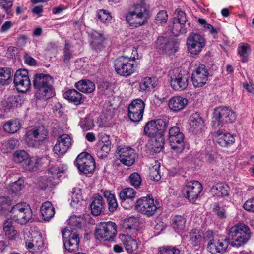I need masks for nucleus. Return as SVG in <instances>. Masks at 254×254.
I'll return each instance as SVG.
<instances>
[{
	"label": "nucleus",
	"instance_id": "1",
	"mask_svg": "<svg viewBox=\"0 0 254 254\" xmlns=\"http://www.w3.org/2000/svg\"><path fill=\"white\" fill-rule=\"evenodd\" d=\"M167 127V122L161 119L151 120L146 124L144 133L151 138L149 146L152 152L159 153L163 148Z\"/></svg>",
	"mask_w": 254,
	"mask_h": 254
},
{
	"label": "nucleus",
	"instance_id": "2",
	"mask_svg": "<svg viewBox=\"0 0 254 254\" xmlns=\"http://www.w3.org/2000/svg\"><path fill=\"white\" fill-rule=\"evenodd\" d=\"M53 78L49 74H36L33 80L35 96L37 99L46 101L55 95Z\"/></svg>",
	"mask_w": 254,
	"mask_h": 254
},
{
	"label": "nucleus",
	"instance_id": "3",
	"mask_svg": "<svg viewBox=\"0 0 254 254\" xmlns=\"http://www.w3.org/2000/svg\"><path fill=\"white\" fill-rule=\"evenodd\" d=\"M70 229H62V234L65 248L70 252L78 249L79 243V234L77 233L79 228V217L73 215L68 219Z\"/></svg>",
	"mask_w": 254,
	"mask_h": 254
},
{
	"label": "nucleus",
	"instance_id": "4",
	"mask_svg": "<svg viewBox=\"0 0 254 254\" xmlns=\"http://www.w3.org/2000/svg\"><path fill=\"white\" fill-rule=\"evenodd\" d=\"M250 236L249 228L244 224H240L230 228L228 233L227 239H229L231 246L240 247L246 243Z\"/></svg>",
	"mask_w": 254,
	"mask_h": 254
},
{
	"label": "nucleus",
	"instance_id": "5",
	"mask_svg": "<svg viewBox=\"0 0 254 254\" xmlns=\"http://www.w3.org/2000/svg\"><path fill=\"white\" fill-rule=\"evenodd\" d=\"M236 119V113L226 106H219L215 108L213 113L212 127L217 129L225 124L232 123Z\"/></svg>",
	"mask_w": 254,
	"mask_h": 254
},
{
	"label": "nucleus",
	"instance_id": "6",
	"mask_svg": "<svg viewBox=\"0 0 254 254\" xmlns=\"http://www.w3.org/2000/svg\"><path fill=\"white\" fill-rule=\"evenodd\" d=\"M169 75L170 85L174 90L182 91L188 87L190 77L188 71L176 68L169 72Z\"/></svg>",
	"mask_w": 254,
	"mask_h": 254
},
{
	"label": "nucleus",
	"instance_id": "7",
	"mask_svg": "<svg viewBox=\"0 0 254 254\" xmlns=\"http://www.w3.org/2000/svg\"><path fill=\"white\" fill-rule=\"evenodd\" d=\"M137 67L134 57L121 56L114 61V68L119 75L127 77L135 71Z\"/></svg>",
	"mask_w": 254,
	"mask_h": 254
},
{
	"label": "nucleus",
	"instance_id": "8",
	"mask_svg": "<svg viewBox=\"0 0 254 254\" xmlns=\"http://www.w3.org/2000/svg\"><path fill=\"white\" fill-rule=\"evenodd\" d=\"M11 220L20 225H25L32 218L33 213L29 205L26 203H18L10 209Z\"/></svg>",
	"mask_w": 254,
	"mask_h": 254
},
{
	"label": "nucleus",
	"instance_id": "9",
	"mask_svg": "<svg viewBox=\"0 0 254 254\" xmlns=\"http://www.w3.org/2000/svg\"><path fill=\"white\" fill-rule=\"evenodd\" d=\"M149 17V12L142 5L135 6L134 10L128 12L126 15V21L132 27L136 28L145 24Z\"/></svg>",
	"mask_w": 254,
	"mask_h": 254
},
{
	"label": "nucleus",
	"instance_id": "10",
	"mask_svg": "<svg viewBox=\"0 0 254 254\" xmlns=\"http://www.w3.org/2000/svg\"><path fill=\"white\" fill-rule=\"evenodd\" d=\"M48 131L43 126L29 130L25 134V142L30 147L38 148L48 138Z\"/></svg>",
	"mask_w": 254,
	"mask_h": 254
},
{
	"label": "nucleus",
	"instance_id": "11",
	"mask_svg": "<svg viewBox=\"0 0 254 254\" xmlns=\"http://www.w3.org/2000/svg\"><path fill=\"white\" fill-rule=\"evenodd\" d=\"M202 190L203 187L199 182L186 181L182 191L184 196L188 199L189 202L194 203L198 198Z\"/></svg>",
	"mask_w": 254,
	"mask_h": 254
},
{
	"label": "nucleus",
	"instance_id": "12",
	"mask_svg": "<svg viewBox=\"0 0 254 254\" xmlns=\"http://www.w3.org/2000/svg\"><path fill=\"white\" fill-rule=\"evenodd\" d=\"M135 209L139 213L149 217L153 216L157 209L154 199L150 196L141 197L136 201Z\"/></svg>",
	"mask_w": 254,
	"mask_h": 254
},
{
	"label": "nucleus",
	"instance_id": "13",
	"mask_svg": "<svg viewBox=\"0 0 254 254\" xmlns=\"http://www.w3.org/2000/svg\"><path fill=\"white\" fill-rule=\"evenodd\" d=\"M95 233L97 238L104 239L107 241H112L117 235V226L111 221L101 222L96 229Z\"/></svg>",
	"mask_w": 254,
	"mask_h": 254
},
{
	"label": "nucleus",
	"instance_id": "14",
	"mask_svg": "<svg viewBox=\"0 0 254 254\" xmlns=\"http://www.w3.org/2000/svg\"><path fill=\"white\" fill-rule=\"evenodd\" d=\"M188 49L193 55H198L205 46L204 38L199 34L192 33L187 40Z\"/></svg>",
	"mask_w": 254,
	"mask_h": 254
},
{
	"label": "nucleus",
	"instance_id": "15",
	"mask_svg": "<svg viewBox=\"0 0 254 254\" xmlns=\"http://www.w3.org/2000/svg\"><path fill=\"white\" fill-rule=\"evenodd\" d=\"M14 86L20 92L27 91L31 85L28 72L25 69H19L15 73L13 79Z\"/></svg>",
	"mask_w": 254,
	"mask_h": 254
},
{
	"label": "nucleus",
	"instance_id": "16",
	"mask_svg": "<svg viewBox=\"0 0 254 254\" xmlns=\"http://www.w3.org/2000/svg\"><path fill=\"white\" fill-rule=\"evenodd\" d=\"M145 103L140 99L133 100L128 107V115L130 120L134 122L140 121L143 117Z\"/></svg>",
	"mask_w": 254,
	"mask_h": 254
},
{
	"label": "nucleus",
	"instance_id": "17",
	"mask_svg": "<svg viewBox=\"0 0 254 254\" xmlns=\"http://www.w3.org/2000/svg\"><path fill=\"white\" fill-rule=\"evenodd\" d=\"M229 244L230 241L227 238L218 239L213 237L209 241L207 249L208 252L212 254H224L226 252Z\"/></svg>",
	"mask_w": 254,
	"mask_h": 254
},
{
	"label": "nucleus",
	"instance_id": "18",
	"mask_svg": "<svg viewBox=\"0 0 254 254\" xmlns=\"http://www.w3.org/2000/svg\"><path fill=\"white\" fill-rule=\"evenodd\" d=\"M208 69L204 64H200L191 75V80L195 87H200L204 85L208 80Z\"/></svg>",
	"mask_w": 254,
	"mask_h": 254
},
{
	"label": "nucleus",
	"instance_id": "19",
	"mask_svg": "<svg viewBox=\"0 0 254 254\" xmlns=\"http://www.w3.org/2000/svg\"><path fill=\"white\" fill-rule=\"evenodd\" d=\"M119 160L124 165L129 167L132 166L136 158L134 150L130 147H121L118 149Z\"/></svg>",
	"mask_w": 254,
	"mask_h": 254
},
{
	"label": "nucleus",
	"instance_id": "20",
	"mask_svg": "<svg viewBox=\"0 0 254 254\" xmlns=\"http://www.w3.org/2000/svg\"><path fill=\"white\" fill-rule=\"evenodd\" d=\"M88 33L90 37V44L92 50L96 53H99L104 50L105 38L103 34L94 30H90Z\"/></svg>",
	"mask_w": 254,
	"mask_h": 254
},
{
	"label": "nucleus",
	"instance_id": "21",
	"mask_svg": "<svg viewBox=\"0 0 254 254\" xmlns=\"http://www.w3.org/2000/svg\"><path fill=\"white\" fill-rule=\"evenodd\" d=\"M71 145V139L69 135L63 134L57 138L53 150L58 155L65 153Z\"/></svg>",
	"mask_w": 254,
	"mask_h": 254
},
{
	"label": "nucleus",
	"instance_id": "22",
	"mask_svg": "<svg viewBox=\"0 0 254 254\" xmlns=\"http://www.w3.org/2000/svg\"><path fill=\"white\" fill-rule=\"evenodd\" d=\"M188 100L187 98L180 96L171 97L168 102L169 108L174 112H178L183 109L187 105Z\"/></svg>",
	"mask_w": 254,
	"mask_h": 254
},
{
	"label": "nucleus",
	"instance_id": "23",
	"mask_svg": "<svg viewBox=\"0 0 254 254\" xmlns=\"http://www.w3.org/2000/svg\"><path fill=\"white\" fill-rule=\"evenodd\" d=\"M177 136L168 138L171 148L177 152H181L184 149V135L183 133H179Z\"/></svg>",
	"mask_w": 254,
	"mask_h": 254
},
{
	"label": "nucleus",
	"instance_id": "24",
	"mask_svg": "<svg viewBox=\"0 0 254 254\" xmlns=\"http://www.w3.org/2000/svg\"><path fill=\"white\" fill-rule=\"evenodd\" d=\"M90 206L92 214L95 216H99L104 206L103 197L98 194H95Z\"/></svg>",
	"mask_w": 254,
	"mask_h": 254
},
{
	"label": "nucleus",
	"instance_id": "25",
	"mask_svg": "<svg viewBox=\"0 0 254 254\" xmlns=\"http://www.w3.org/2000/svg\"><path fill=\"white\" fill-rule=\"evenodd\" d=\"M230 188L224 183H217L211 188V192L213 195L218 197H224L229 195Z\"/></svg>",
	"mask_w": 254,
	"mask_h": 254
},
{
	"label": "nucleus",
	"instance_id": "26",
	"mask_svg": "<svg viewBox=\"0 0 254 254\" xmlns=\"http://www.w3.org/2000/svg\"><path fill=\"white\" fill-rule=\"evenodd\" d=\"M190 23L188 22L187 24L182 23L173 20L172 25L169 27L172 34L177 37L180 34H184L187 32V29L190 26Z\"/></svg>",
	"mask_w": 254,
	"mask_h": 254
},
{
	"label": "nucleus",
	"instance_id": "27",
	"mask_svg": "<svg viewBox=\"0 0 254 254\" xmlns=\"http://www.w3.org/2000/svg\"><path fill=\"white\" fill-rule=\"evenodd\" d=\"M41 212L43 219L45 221H49L55 215V209L51 202L47 201L44 203L41 207Z\"/></svg>",
	"mask_w": 254,
	"mask_h": 254
},
{
	"label": "nucleus",
	"instance_id": "28",
	"mask_svg": "<svg viewBox=\"0 0 254 254\" xmlns=\"http://www.w3.org/2000/svg\"><path fill=\"white\" fill-rule=\"evenodd\" d=\"M13 71L10 68H1L0 69V84L7 85L12 81V75Z\"/></svg>",
	"mask_w": 254,
	"mask_h": 254
},
{
	"label": "nucleus",
	"instance_id": "29",
	"mask_svg": "<svg viewBox=\"0 0 254 254\" xmlns=\"http://www.w3.org/2000/svg\"><path fill=\"white\" fill-rule=\"evenodd\" d=\"M21 124L19 120L15 119L6 122L3 127L5 131L9 133H14L20 129Z\"/></svg>",
	"mask_w": 254,
	"mask_h": 254
},
{
	"label": "nucleus",
	"instance_id": "30",
	"mask_svg": "<svg viewBox=\"0 0 254 254\" xmlns=\"http://www.w3.org/2000/svg\"><path fill=\"white\" fill-rule=\"evenodd\" d=\"M186 220L183 216L176 215L172 219V227L177 232H183L185 228Z\"/></svg>",
	"mask_w": 254,
	"mask_h": 254
},
{
	"label": "nucleus",
	"instance_id": "31",
	"mask_svg": "<svg viewBox=\"0 0 254 254\" xmlns=\"http://www.w3.org/2000/svg\"><path fill=\"white\" fill-rule=\"evenodd\" d=\"M95 168L94 159L80 163V173L86 175L93 174Z\"/></svg>",
	"mask_w": 254,
	"mask_h": 254
},
{
	"label": "nucleus",
	"instance_id": "32",
	"mask_svg": "<svg viewBox=\"0 0 254 254\" xmlns=\"http://www.w3.org/2000/svg\"><path fill=\"white\" fill-rule=\"evenodd\" d=\"M235 139L233 135L229 133H224L218 138L217 142L222 147H228L234 144Z\"/></svg>",
	"mask_w": 254,
	"mask_h": 254
},
{
	"label": "nucleus",
	"instance_id": "33",
	"mask_svg": "<svg viewBox=\"0 0 254 254\" xmlns=\"http://www.w3.org/2000/svg\"><path fill=\"white\" fill-rule=\"evenodd\" d=\"M157 85V82L155 78L145 77L140 83L141 90L151 91Z\"/></svg>",
	"mask_w": 254,
	"mask_h": 254
},
{
	"label": "nucleus",
	"instance_id": "34",
	"mask_svg": "<svg viewBox=\"0 0 254 254\" xmlns=\"http://www.w3.org/2000/svg\"><path fill=\"white\" fill-rule=\"evenodd\" d=\"M12 201L9 197H0V215H4L10 212V206Z\"/></svg>",
	"mask_w": 254,
	"mask_h": 254
},
{
	"label": "nucleus",
	"instance_id": "35",
	"mask_svg": "<svg viewBox=\"0 0 254 254\" xmlns=\"http://www.w3.org/2000/svg\"><path fill=\"white\" fill-rule=\"evenodd\" d=\"M204 124L203 118L200 116L198 113H195L192 116V119L190 122V129L192 132L195 130H198L199 127Z\"/></svg>",
	"mask_w": 254,
	"mask_h": 254
},
{
	"label": "nucleus",
	"instance_id": "36",
	"mask_svg": "<svg viewBox=\"0 0 254 254\" xmlns=\"http://www.w3.org/2000/svg\"><path fill=\"white\" fill-rule=\"evenodd\" d=\"M179 43L174 40H168L162 48L163 52L168 55L175 54L178 50Z\"/></svg>",
	"mask_w": 254,
	"mask_h": 254
},
{
	"label": "nucleus",
	"instance_id": "37",
	"mask_svg": "<svg viewBox=\"0 0 254 254\" xmlns=\"http://www.w3.org/2000/svg\"><path fill=\"white\" fill-rule=\"evenodd\" d=\"M95 224L94 219L89 214H84L82 215L80 220V229L91 228L92 226Z\"/></svg>",
	"mask_w": 254,
	"mask_h": 254
},
{
	"label": "nucleus",
	"instance_id": "38",
	"mask_svg": "<svg viewBox=\"0 0 254 254\" xmlns=\"http://www.w3.org/2000/svg\"><path fill=\"white\" fill-rule=\"evenodd\" d=\"M136 191L131 188H127L123 190L120 193L119 196L122 200L121 204L127 199H131L135 197Z\"/></svg>",
	"mask_w": 254,
	"mask_h": 254
},
{
	"label": "nucleus",
	"instance_id": "39",
	"mask_svg": "<svg viewBox=\"0 0 254 254\" xmlns=\"http://www.w3.org/2000/svg\"><path fill=\"white\" fill-rule=\"evenodd\" d=\"M238 51L240 56L243 58L242 62H246L251 52L250 46L247 43H242L238 48Z\"/></svg>",
	"mask_w": 254,
	"mask_h": 254
},
{
	"label": "nucleus",
	"instance_id": "40",
	"mask_svg": "<svg viewBox=\"0 0 254 254\" xmlns=\"http://www.w3.org/2000/svg\"><path fill=\"white\" fill-rule=\"evenodd\" d=\"M78 92L75 89H69L64 93V97L74 103L75 105L79 104V99H78Z\"/></svg>",
	"mask_w": 254,
	"mask_h": 254
},
{
	"label": "nucleus",
	"instance_id": "41",
	"mask_svg": "<svg viewBox=\"0 0 254 254\" xmlns=\"http://www.w3.org/2000/svg\"><path fill=\"white\" fill-rule=\"evenodd\" d=\"M29 155L24 150H17L13 154V160L17 163H22V165L25 161L28 159Z\"/></svg>",
	"mask_w": 254,
	"mask_h": 254
},
{
	"label": "nucleus",
	"instance_id": "42",
	"mask_svg": "<svg viewBox=\"0 0 254 254\" xmlns=\"http://www.w3.org/2000/svg\"><path fill=\"white\" fill-rule=\"evenodd\" d=\"M124 245L127 252L129 253H132L137 250L138 248V243L137 241L131 237H128L125 242Z\"/></svg>",
	"mask_w": 254,
	"mask_h": 254
},
{
	"label": "nucleus",
	"instance_id": "43",
	"mask_svg": "<svg viewBox=\"0 0 254 254\" xmlns=\"http://www.w3.org/2000/svg\"><path fill=\"white\" fill-rule=\"evenodd\" d=\"M80 92L83 93H91L95 89L94 83L89 80H80Z\"/></svg>",
	"mask_w": 254,
	"mask_h": 254
},
{
	"label": "nucleus",
	"instance_id": "44",
	"mask_svg": "<svg viewBox=\"0 0 254 254\" xmlns=\"http://www.w3.org/2000/svg\"><path fill=\"white\" fill-rule=\"evenodd\" d=\"M128 180L131 185L135 189H138L140 187L142 182L140 175L137 172L131 174L128 177Z\"/></svg>",
	"mask_w": 254,
	"mask_h": 254
},
{
	"label": "nucleus",
	"instance_id": "45",
	"mask_svg": "<svg viewBox=\"0 0 254 254\" xmlns=\"http://www.w3.org/2000/svg\"><path fill=\"white\" fill-rule=\"evenodd\" d=\"M37 161V159L30 158L29 157L22 166L25 170L33 171L38 168Z\"/></svg>",
	"mask_w": 254,
	"mask_h": 254
},
{
	"label": "nucleus",
	"instance_id": "46",
	"mask_svg": "<svg viewBox=\"0 0 254 254\" xmlns=\"http://www.w3.org/2000/svg\"><path fill=\"white\" fill-rule=\"evenodd\" d=\"M100 146H101L100 150L98 152V156L101 158L107 156L111 149V141H105L103 144H100Z\"/></svg>",
	"mask_w": 254,
	"mask_h": 254
},
{
	"label": "nucleus",
	"instance_id": "47",
	"mask_svg": "<svg viewBox=\"0 0 254 254\" xmlns=\"http://www.w3.org/2000/svg\"><path fill=\"white\" fill-rule=\"evenodd\" d=\"M24 180L19 178L18 180L12 182L9 187V191L12 193H15L23 188Z\"/></svg>",
	"mask_w": 254,
	"mask_h": 254
},
{
	"label": "nucleus",
	"instance_id": "48",
	"mask_svg": "<svg viewBox=\"0 0 254 254\" xmlns=\"http://www.w3.org/2000/svg\"><path fill=\"white\" fill-rule=\"evenodd\" d=\"M140 218L134 216H131L127 218L126 222L127 223V227L129 229H136L140 225Z\"/></svg>",
	"mask_w": 254,
	"mask_h": 254
},
{
	"label": "nucleus",
	"instance_id": "49",
	"mask_svg": "<svg viewBox=\"0 0 254 254\" xmlns=\"http://www.w3.org/2000/svg\"><path fill=\"white\" fill-rule=\"evenodd\" d=\"M94 126L93 121L89 117H86L80 121V127L84 130H88Z\"/></svg>",
	"mask_w": 254,
	"mask_h": 254
},
{
	"label": "nucleus",
	"instance_id": "50",
	"mask_svg": "<svg viewBox=\"0 0 254 254\" xmlns=\"http://www.w3.org/2000/svg\"><path fill=\"white\" fill-rule=\"evenodd\" d=\"M160 249V254H179L180 253V250L174 246H164Z\"/></svg>",
	"mask_w": 254,
	"mask_h": 254
},
{
	"label": "nucleus",
	"instance_id": "51",
	"mask_svg": "<svg viewBox=\"0 0 254 254\" xmlns=\"http://www.w3.org/2000/svg\"><path fill=\"white\" fill-rule=\"evenodd\" d=\"M175 14L176 15L173 18L174 21L183 24H187L188 22H189L187 20L186 15L184 11L180 9H176L175 10Z\"/></svg>",
	"mask_w": 254,
	"mask_h": 254
},
{
	"label": "nucleus",
	"instance_id": "52",
	"mask_svg": "<svg viewBox=\"0 0 254 254\" xmlns=\"http://www.w3.org/2000/svg\"><path fill=\"white\" fill-rule=\"evenodd\" d=\"M198 22L202 25L203 27L209 31L211 34H217L219 30V28H214L212 25L208 24L205 19L199 18Z\"/></svg>",
	"mask_w": 254,
	"mask_h": 254
},
{
	"label": "nucleus",
	"instance_id": "53",
	"mask_svg": "<svg viewBox=\"0 0 254 254\" xmlns=\"http://www.w3.org/2000/svg\"><path fill=\"white\" fill-rule=\"evenodd\" d=\"M149 177L151 180L154 181H158L161 179L159 166H153L150 169Z\"/></svg>",
	"mask_w": 254,
	"mask_h": 254
},
{
	"label": "nucleus",
	"instance_id": "54",
	"mask_svg": "<svg viewBox=\"0 0 254 254\" xmlns=\"http://www.w3.org/2000/svg\"><path fill=\"white\" fill-rule=\"evenodd\" d=\"M66 169V167L65 166H63L61 167L54 166L49 169L48 173L51 174L53 175V178H54V176L58 175L60 173H64Z\"/></svg>",
	"mask_w": 254,
	"mask_h": 254
},
{
	"label": "nucleus",
	"instance_id": "55",
	"mask_svg": "<svg viewBox=\"0 0 254 254\" xmlns=\"http://www.w3.org/2000/svg\"><path fill=\"white\" fill-rule=\"evenodd\" d=\"M22 100L20 96H12L8 98V103L11 107H16L22 104Z\"/></svg>",
	"mask_w": 254,
	"mask_h": 254
},
{
	"label": "nucleus",
	"instance_id": "56",
	"mask_svg": "<svg viewBox=\"0 0 254 254\" xmlns=\"http://www.w3.org/2000/svg\"><path fill=\"white\" fill-rule=\"evenodd\" d=\"M0 6L7 13H9L13 5V0H0Z\"/></svg>",
	"mask_w": 254,
	"mask_h": 254
},
{
	"label": "nucleus",
	"instance_id": "57",
	"mask_svg": "<svg viewBox=\"0 0 254 254\" xmlns=\"http://www.w3.org/2000/svg\"><path fill=\"white\" fill-rule=\"evenodd\" d=\"M168 19L167 12L164 10L159 11L156 17L155 21L156 23H166Z\"/></svg>",
	"mask_w": 254,
	"mask_h": 254
},
{
	"label": "nucleus",
	"instance_id": "58",
	"mask_svg": "<svg viewBox=\"0 0 254 254\" xmlns=\"http://www.w3.org/2000/svg\"><path fill=\"white\" fill-rule=\"evenodd\" d=\"M97 16L98 18L103 22H105L107 20L112 18L109 11L104 9L99 10Z\"/></svg>",
	"mask_w": 254,
	"mask_h": 254
},
{
	"label": "nucleus",
	"instance_id": "59",
	"mask_svg": "<svg viewBox=\"0 0 254 254\" xmlns=\"http://www.w3.org/2000/svg\"><path fill=\"white\" fill-rule=\"evenodd\" d=\"M108 209L111 212H115L118 207V203L115 196L108 200Z\"/></svg>",
	"mask_w": 254,
	"mask_h": 254
},
{
	"label": "nucleus",
	"instance_id": "60",
	"mask_svg": "<svg viewBox=\"0 0 254 254\" xmlns=\"http://www.w3.org/2000/svg\"><path fill=\"white\" fill-rule=\"evenodd\" d=\"M72 197H71V202L70 203V206L74 208L77 207L78 202L79 201V198L78 197V193H75V188L73 189V190L72 191Z\"/></svg>",
	"mask_w": 254,
	"mask_h": 254
},
{
	"label": "nucleus",
	"instance_id": "61",
	"mask_svg": "<svg viewBox=\"0 0 254 254\" xmlns=\"http://www.w3.org/2000/svg\"><path fill=\"white\" fill-rule=\"evenodd\" d=\"M243 207L247 211L254 212V198L247 200Z\"/></svg>",
	"mask_w": 254,
	"mask_h": 254
},
{
	"label": "nucleus",
	"instance_id": "62",
	"mask_svg": "<svg viewBox=\"0 0 254 254\" xmlns=\"http://www.w3.org/2000/svg\"><path fill=\"white\" fill-rule=\"evenodd\" d=\"M168 39L167 38L160 36L159 37L157 40L156 41V46L157 48L162 49L164 45H166L167 42L168 41Z\"/></svg>",
	"mask_w": 254,
	"mask_h": 254
},
{
	"label": "nucleus",
	"instance_id": "63",
	"mask_svg": "<svg viewBox=\"0 0 254 254\" xmlns=\"http://www.w3.org/2000/svg\"><path fill=\"white\" fill-rule=\"evenodd\" d=\"M213 210L219 217L221 218L225 217V210L221 208L218 204L215 205Z\"/></svg>",
	"mask_w": 254,
	"mask_h": 254
},
{
	"label": "nucleus",
	"instance_id": "64",
	"mask_svg": "<svg viewBox=\"0 0 254 254\" xmlns=\"http://www.w3.org/2000/svg\"><path fill=\"white\" fill-rule=\"evenodd\" d=\"M19 141L15 138H10L9 139L7 143V147L10 149H14L18 146Z\"/></svg>",
	"mask_w": 254,
	"mask_h": 254
}]
</instances>
